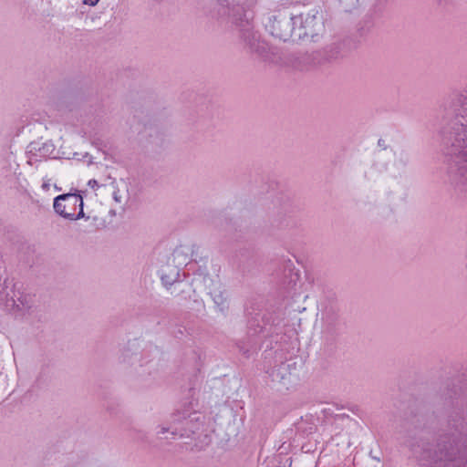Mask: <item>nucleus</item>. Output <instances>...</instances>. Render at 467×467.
<instances>
[{"instance_id": "21", "label": "nucleus", "mask_w": 467, "mask_h": 467, "mask_svg": "<svg viewBox=\"0 0 467 467\" xmlns=\"http://www.w3.org/2000/svg\"><path fill=\"white\" fill-rule=\"evenodd\" d=\"M179 276L180 269L176 266H168L166 269L161 270V280L167 289L178 282Z\"/></svg>"}, {"instance_id": "26", "label": "nucleus", "mask_w": 467, "mask_h": 467, "mask_svg": "<svg viewBox=\"0 0 467 467\" xmlns=\"http://www.w3.org/2000/svg\"><path fill=\"white\" fill-rule=\"evenodd\" d=\"M358 2L359 0H339L341 7L345 12H351L353 9L357 8Z\"/></svg>"}, {"instance_id": "2", "label": "nucleus", "mask_w": 467, "mask_h": 467, "mask_svg": "<svg viewBox=\"0 0 467 467\" xmlns=\"http://www.w3.org/2000/svg\"><path fill=\"white\" fill-rule=\"evenodd\" d=\"M454 116L441 130L447 174L454 190L467 198V89L452 101Z\"/></svg>"}, {"instance_id": "25", "label": "nucleus", "mask_w": 467, "mask_h": 467, "mask_svg": "<svg viewBox=\"0 0 467 467\" xmlns=\"http://www.w3.org/2000/svg\"><path fill=\"white\" fill-rule=\"evenodd\" d=\"M8 278L6 276V267L5 262L0 261V293H2L6 287V282Z\"/></svg>"}, {"instance_id": "40", "label": "nucleus", "mask_w": 467, "mask_h": 467, "mask_svg": "<svg viewBox=\"0 0 467 467\" xmlns=\"http://www.w3.org/2000/svg\"><path fill=\"white\" fill-rule=\"evenodd\" d=\"M50 187V184L48 182H44L42 185V188L46 191H48Z\"/></svg>"}, {"instance_id": "35", "label": "nucleus", "mask_w": 467, "mask_h": 467, "mask_svg": "<svg viewBox=\"0 0 467 467\" xmlns=\"http://www.w3.org/2000/svg\"><path fill=\"white\" fill-rule=\"evenodd\" d=\"M99 0H83V3L90 6H94L99 3Z\"/></svg>"}, {"instance_id": "31", "label": "nucleus", "mask_w": 467, "mask_h": 467, "mask_svg": "<svg viewBox=\"0 0 467 467\" xmlns=\"http://www.w3.org/2000/svg\"><path fill=\"white\" fill-rule=\"evenodd\" d=\"M18 304H19V307L21 308L22 307H26V308H30L31 306L28 305V302L26 300V297H23V296H20L18 298Z\"/></svg>"}, {"instance_id": "18", "label": "nucleus", "mask_w": 467, "mask_h": 467, "mask_svg": "<svg viewBox=\"0 0 467 467\" xmlns=\"http://www.w3.org/2000/svg\"><path fill=\"white\" fill-rule=\"evenodd\" d=\"M246 226L243 227L242 225H239L237 221H233V219H225L223 231L230 236L232 240L239 242L244 239L246 233Z\"/></svg>"}, {"instance_id": "24", "label": "nucleus", "mask_w": 467, "mask_h": 467, "mask_svg": "<svg viewBox=\"0 0 467 467\" xmlns=\"http://www.w3.org/2000/svg\"><path fill=\"white\" fill-rule=\"evenodd\" d=\"M388 0H375L372 6L368 11L372 12L373 15L382 17Z\"/></svg>"}, {"instance_id": "1", "label": "nucleus", "mask_w": 467, "mask_h": 467, "mask_svg": "<svg viewBox=\"0 0 467 467\" xmlns=\"http://www.w3.org/2000/svg\"><path fill=\"white\" fill-rule=\"evenodd\" d=\"M444 429L430 437L433 411L415 400L404 419V444L421 467H467V365L440 389Z\"/></svg>"}, {"instance_id": "5", "label": "nucleus", "mask_w": 467, "mask_h": 467, "mask_svg": "<svg viewBox=\"0 0 467 467\" xmlns=\"http://www.w3.org/2000/svg\"><path fill=\"white\" fill-rule=\"evenodd\" d=\"M297 15L289 6H284L275 11V15L269 18L265 28L275 38L286 41H298Z\"/></svg>"}, {"instance_id": "38", "label": "nucleus", "mask_w": 467, "mask_h": 467, "mask_svg": "<svg viewBox=\"0 0 467 467\" xmlns=\"http://www.w3.org/2000/svg\"><path fill=\"white\" fill-rule=\"evenodd\" d=\"M93 144L98 147L99 149H101V146L103 145V141L100 140H96L93 141Z\"/></svg>"}, {"instance_id": "14", "label": "nucleus", "mask_w": 467, "mask_h": 467, "mask_svg": "<svg viewBox=\"0 0 467 467\" xmlns=\"http://www.w3.org/2000/svg\"><path fill=\"white\" fill-rule=\"evenodd\" d=\"M255 263L254 250L251 245L240 248L233 257L234 266L243 274L250 272Z\"/></svg>"}, {"instance_id": "37", "label": "nucleus", "mask_w": 467, "mask_h": 467, "mask_svg": "<svg viewBox=\"0 0 467 467\" xmlns=\"http://www.w3.org/2000/svg\"><path fill=\"white\" fill-rule=\"evenodd\" d=\"M378 145L379 147H381L383 150H386L387 149V145H386V142L384 140L382 139H379V141H378Z\"/></svg>"}, {"instance_id": "6", "label": "nucleus", "mask_w": 467, "mask_h": 467, "mask_svg": "<svg viewBox=\"0 0 467 467\" xmlns=\"http://www.w3.org/2000/svg\"><path fill=\"white\" fill-rule=\"evenodd\" d=\"M150 350L141 349L137 339L129 340L121 350L120 361L130 366H136L135 372L139 377L145 378L157 372L158 362L149 358Z\"/></svg>"}, {"instance_id": "12", "label": "nucleus", "mask_w": 467, "mask_h": 467, "mask_svg": "<svg viewBox=\"0 0 467 467\" xmlns=\"http://www.w3.org/2000/svg\"><path fill=\"white\" fill-rule=\"evenodd\" d=\"M296 225V221L287 214V209L284 207L272 215L267 232L270 235L280 236L282 233L294 228Z\"/></svg>"}, {"instance_id": "22", "label": "nucleus", "mask_w": 467, "mask_h": 467, "mask_svg": "<svg viewBox=\"0 0 467 467\" xmlns=\"http://www.w3.org/2000/svg\"><path fill=\"white\" fill-rule=\"evenodd\" d=\"M106 410L109 412L111 419L119 420L120 422L129 420V417L125 415L124 411L117 404H108L106 407Z\"/></svg>"}, {"instance_id": "13", "label": "nucleus", "mask_w": 467, "mask_h": 467, "mask_svg": "<svg viewBox=\"0 0 467 467\" xmlns=\"http://www.w3.org/2000/svg\"><path fill=\"white\" fill-rule=\"evenodd\" d=\"M207 294L212 297L216 311L226 317L230 308L228 293L220 280L204 288Z\"/></svg>"}, {"instance_id": "15", "label": "nucleus", "mask_w": 467, "mask_h": 467, "mask_svg": "<svg viewBox=\"0 0 467 467\" xmlns=\"http://www.w3.org/2000/svg\"><path fill=\"white\" fill-rule=\"evenodd\" d=\"M379 19L380 18L373 15L372 12L368 11L363 18L358 21L356 25V31L353 35L358 36L359 43H361V40L365 39L372 32Z\"/></svg>"}, {"instance_id": "32", "label": "nucleus", "mask_w": 467, "mask_h": 467, "mask_svg": "<svg viewBox=\"0 0 467 467\" xmlns=\"http://www.w3.org/2000/svg\"><path fill=\"white\" fill-rule=\"evenodd\" d=\"M93 222H94V225L96 226L97 229H99L101 227H104L105 226V222L103 220H101L100 222H99V218L97 216H94L92 218Z\"/></svg>"}, {"instance_id": "30", "label": "nucleus", "mask_w": 467, "mask_h": 467, "mask_svg": "<svg viewBox=\"0 0 467 467\" xmlns=\"http://www.w3.org/2000/svg\"><path fill=\"white\" fill-rule=\"evenodd\" d=\"M290 269H295L293 261L291 259H284L283 271H290Z\"/></svg>"}, {"instance_id": "20", "label": "nucleus", "mask_w": 467, "mask_h": 467, "mask_svg": "<svg viewBox=\"0 0 467 467\" xmlns=\"http://www.w3.org/2000/svg\"><path fill=\"white\" fill-rule=\"evenodd\" d=\"M216 281L217 280H214L209 275L208 269L205 265H199L198 268L193 271L192 283L195 285H202L205 288L211 285H214Z\"/></svg>"}, {"instance_id": "10", "label": "nucleus", "mask_w": 467, "mask_h": 467, "mask_svg": "<svg viewBox=\"0 0 467 467\" xmlns=\"http://www.w3.org/2000/svg\"><path fill=\"white\" fill-rule=\"evenodd\" d=\"M266 373L278 391L288 390L296 385L298 381L296 363L292 362V360L281 362L269 368Z\"/></svg>"}, {"instance_id": "8", "label": "nucleus", "mask_w": 467, "mask_h": 467, "mask_svg": "<svg viewBox=\"0 0 467 467\" xmlns=\"http://www.w3.org/2000/svg\"><path fill=\"white\" fill-rule=\"evenodd\" d=\"M297 38L304 40L310 38L311 42H318L325 34V17L322 12L313 9L306 15H297Z\"/></svg>"}, {"instance_id": "23", "label": "nucleus", "mask_w": 467, "mask_h": 467, "mask_svg": "<svg viewBox=\"0 0 467 467\" xmlns=\"http://www.w3.org/2000/svg\"><path fill=\"white\" fill-rule=\"evenodd\" d=\"M298 280L299 275H283L282 286L287 293H289L290 290L295 287Z\"/></svg>"}, {"instance_id": "19", "label": "nucleus", "mask_w": 467, "mask_h": 467, "mask_svg": "<svg viewBox=\"0 0 467 467\" xmlns=\"http://www.w3.org/2000/svg\"><path fill=\"white\" fill-rule=\"evenodd\" d=\"M338 335L339 332L325 333V331H322L321 350L323 351L324 355L330 357L335 353L337 348L336 343Z\"/></svg>"}, {"instance_id": "7", "label": "nucleus", "mask_w": 467, "mask_h": 467, "mask_svg": "<svg viewBox=\"0 0 467 467\" xmlns=\"http://www.w3.org/2000/svg\"><path fill=\"white\" fill-rule=\"evenodd\" d=\"M86 192L77 189H71L69 192L57 195L54 199L53 208L60 217L76 221L79 219H89L84 213V196Z\"/></svg>"}, {"instance_id": "41", "label": "nucleus", "mask_w": 467, "mask_h": 467, "mask_svg": "<svg viewBox=\"0 0 467 467\" xmlns=\"http://www.w3.org/2000/svg\"><path fill=\"white\" fill-rule=\"evenodd\" d=\"M114 199L115 201L119 202V196L117 195L116 192H114Z\"/></svg>"}, {"instance_id": "27", "label": "nucleus", "mask_w": 467, "mask_h": 467, "mask_svg": "<svg viewBox=\"0 0 467 467\" xmlns=\"http://www.w3.org/2000/svg\"><path fill=\"white\" fill-rule=\"evenodd\" d=\"M410 161V153L406 150H401L398 156V163L403 167L407 166Z\"/></svg>"}, {"instance_id": "9", "label": "nucleus", "mask_w": 467, "mask_h": 467, "mask_svg": "<svg viewBox=\"0 0 467 467\" xmlns=\"http://www.w3.org/2000/svg\"><path fill=\"white\" fill-rule=\"evenodd\" d=\"M91 93L88 82L80 79L64 81L57 88L58 99L69 110L74 103L84 101Z\"/></svg>"}, {"instance_id": "28", "label": "nucleus", "mask_w": 467, "mask_h": 467, "mask_svg": "<svg viewBox=\"0 0 467 467\" xmlns=\"http://www.w3.org/2000/svg\"><path fill=\"white\" fill-rule=\"evenodd\" d=\"M5 305V308L8 311L15 310V309L21 310V308L19 307V304L17 303L16 300L14 299V297L6 296Z\"/></svg>"}, {"instance_id": "17", "label": "nucleus", "mask_w": 467, "mask_h": 467, "mask_svg": "<svg viewBox=\"0 0 467 467\" xmlns=\"http://www.w3.org/2000/svg\"><path fill=\"white\" fill-rule=\"evenodd\" d=\"M323 330L325 333L339 332L341 327V322L339 316L333 306L326 307L323 312Z\"/></svg>"}, {"instance_id": "3", "label": "nucleus", "mask_w": 467, "mask_h": 467, "mask_svg": "<svg viewBox=\"0 0 467 467\" xmlns=\"http://www.w3.org/2000/svg\"><path fill=\"white\" fill-rule=\"evenodd\" d=\"M290 314L291 311H287V303L282 301L276 306H270L266 309L261 317L264 326L260 324V319L257 317L248 318L246 338L237 343L239 351L245 358H250L254 353H256L261 348L258 334L266 330V326L270 327L267 330L268 334L278 335L283 333V328L288 325L287 316Z\"/></svg>"}, {"instance_id": "34", "label": "nucleus", "mask_w": 467, "mask_h": 467, "mask_svg": "<svg viewBox=\"0 0 467 467\" xmlns=\"http://www.w3.org/2000/svg\"><path fill=\"white\" fill-rule=\"evenodd\" d=\"M299 275L298 271L296 269H290V271H283V275Z\"/></svg>"}, {"instance_id": "16", "label": "nucleus", "mask_w": 467, "mask_h": 467, "mask_svg": "<svg viewBox=\"0 0 467 467\" xmlns=\"http://www.w3.org/2000/svg\"><path fill=\"white\" fill-rule=\"evenodd\" d=\"M27 148L28 152L32 155L30 162H32L33 157H36L35 161H37L36 157L47 158L51 156L56 150L55 145L50 140L45 142L32 141Z\"/></svg>"}, {"instance_id": "42", "label": "nucleus", "mask_w": 467, "mask_h": 467, "mask_svg": "<svg viewBox=\"0 0 467 467\" xmlns=\"http://www.w3.org/2000/svg\"><path fill=\"white\" fill-rule=\"evenodd\" d=\"M109 213H110L111 215H115V214H116V212H115L114 210H110V211H109Z\"/></svg>"}, {"instance_id": "11", "label": "nucleus", "mask_w": 467, "mask_h": 467, "mask_svg": "<svg viewBox=\"0 0 467 467\" xmlns=\"http://www.w3.org/2000/svg\"><path fill=\"white\" fill-rule=\"evenodd\" d=\"M173 423H182V427L173 428L171 432L172 435L187 436L190 437L192 434L196 433L202 425V420L204 419L197 411L189 412L188 410L182 411L177 410L171 415Z\"/></svg>"}, {"instance_id": "39", "label": "nucleus", "mask_w": 467, "mask_h": 467, "mask_svg": "<svg viewBox=\"0 0 467 467\" xmlns=\"http://www.w3.org/2000/svg\"><path fill=\"white\" fill-rule=\"evenodd\" d=\"M180 254H181L180 248H176V249H174V251H173V253H172V255H173V257H176V256H178Z\"/></svg>"}, {"instance_id": "29", "label": "nucleus", "mask_w": 467, "mask_h": 467, "mask_svg": "<svg viewBox=\"0 0 467 467\" xmlns=\"http://www.w3.org/2000/svg\"><path fill=\"white\" fill-rule=\"evenodd\" d=\"M174 326L176 327V329L172 330L171 333L175 337L182 338L186 330L185 327L182 326H177V324H174Z\"/></svg>"}, {"instance_id": "4", "label": "nucleus", "mask_w": 467, "mask_h": 467, "mask_svg": "<svg viewBox=\"0 0 467 467\" xmlns=\"http://www.w3.org/2000/svg\"><path fill=\"white\" fill-rule=\"evenodd\" d=\"M360 45L358 36L353 34L339 35L322 49L306 53L299 57L301 63L309 67H320L331 64L346 57Z\"/></svg>"}, {"instance_id": "36", "label": "nucleus", "mask_w": 467, "mask_h": 467, "mask_svg": "<svg viewBox=\"0 0 467 467\" xmlns=\"http://www.w3.org/2000/svg\"><path fill=\"white\" fill-rule=\"evenodd\" d=\"M171 431V427H161V431H159L157 432V434H158V435H161V434H164V433H166V432H168V431Z\"/></svg>"}, {"instance_id": "33", "label": "nucleus", "mask_w": 467, "mask_h": 467, "mask_svg": "<svg viewBox=\"0 0 467 467\" xmlns=\"http://www.w3.org/2000/svg\"><path fill=\"white\" fill-rule=\"evenodd\" d=\"M88 185L90 188H92L93 190H95V189L99 187L98 181L95 180V179L89 180L88 182Z\"/></svg>"}]
</instances>
